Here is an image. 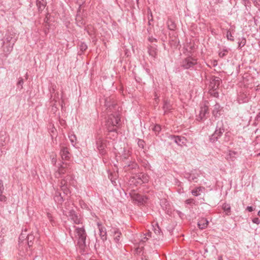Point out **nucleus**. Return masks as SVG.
<instances>
[{"label": "nucleus", "mask_w": 260, "mask_h": 260, "mask_svg": "<svg viewBox=\"0 0 260 260\" xmlns=\"http://www.w3.org/2000/svg\"><path fill=\"white\" fill-rule=\"evenodd\" d=\"M47 217L49 219V220L53 223V217H52V215L49 213H47Z\"/></svg>", "instance_id": "47"}, {"label": "nucleus", "mask_w": 260, "mask_h": 260, "mask_svg": "<svg viewBox=\"0 0 260 260\" xmlns=\"http://www.w3.org/2000/svg\"><path fill=\"white\" fill-rule=\"evenodd\" d=\"M169 202L165 199H162L160 201V205L162 207V209L164 210H166L168 209V206L169 205Z\"/></svg>", "instance_id": "36"}, {"label": "nucleus", "mask_w": 260, "mask_h": 260, "mask_svg": "<svg viewBox=\"0 0 260 260\" xmlns=\"http://www.w3.org/2000/svg\"><path fill=\"white\" fill-rule=\"evenodd\" d=\"M206 80L209 81L210 90L217 89L221 82V79L215 76H206Z\"/></svg>", "instance_id": "7"}, {"label": "nucleus", "mask_w": 260, "mask_h": 260, "mask_svg": "<svg viewBox=\"0 0 260 260\" xmlns=\"http://www.w3.org/2000/svg\"><path fill=\"white\" fill-rule=\"evenodd\" d=\"M152 129L156 135H157L161 131V127L159 124H156L153 126Z\"/></svg>", "instance_id": "40"}, {"label": "nucleus", "mask_w": 260, "mask_h": 260, "mask_svg": "<svg viewBox=\"0 0 260 260\" xmlns=\"http://www.w3.org/2000/svg\"><path fill=\"white\" fill-rule=\"evenodd\" d=\"M60 188L63 192L64 194L68 195L70 194L71 192L68 187L67 179H63L60 182Z\"/></svg>", "instance_id": "17"}, {"label": "nucleus", "mask_w": 260, "mask_h": 260, "mask_svg": "<svg viewBox=\"0 0 260 260\" xmlns=\"http://www.w3.org/2000/svg\"><path fill=\"white\" fill-rule=\"evenodd\" d=\"M148 52L150 56L155 58L157 55V49L155 47L150 46L148 48Z\"/></svg>", "instance_id": "29"}, {"label": "nucleus", "mask_w": 260, "mask_h": 260, "mask_svg": "<svg viewBox=\"0 0 260 260\" xmlns=\"http://www.w3.org/2000/svg\"><path fill=\"white\" fill-rule=\"evenodd\" d=\"M105 107L106 126L109 132H117L118 124L120 121L121 108L110 98L105 100Z\"/></svg>", "instance_id": "1"}, {"label": "nucleus", "mask_w": 260, "mask_h": 260, "mask_svg": "<svg viewBox=\"0 0 260 260\" xmlns=\"http://www.w3.org/2000/svg\"><path fill=\"white\" fill-rule=\"evenodd\" d=\"M211 32H212V34L213 35H214V34H215V32H214V30H211Z\"/></svg>", "instance_id": "57"}, {"label": "nucleus", "mask_w": 260, "mask_h": 260, "mask_svg": "<svg viewBox=\"0 0 260 260\" xmlns=\"http://www.w3.org/2000/svg\"><path fill=\"white\" fill-rule=\"evenodd\" d=\"M145 260H148V259H145Z\"/></svg>", "instance_id": "63"}, {"label": "nucleus", "mask_w": 260, "mask_h": 260, "mask_svg": "<svg viewBox=\"0 0 260 260\" xmlns=\"http://www.w3.org/2000/svg\"><path fill=\"white\" fill-rule=\"evenodd\" d=\"M139 0H136L137 3H138Z\"/></svg>", "instance_id": "61"}, {"label": "nucleus", "mask_w": 260, "mask_h": 260, "mask_svg": "<svg viewBox=\"0 0 260 260\" xmlns=\"http://www.w3.org/2000/svg\"><path fill=\"white\" fill-rule=\"evenodd\" d=\"M222 209L223 210L224 215L229 216L231 214V207L229 204L223 203L222 205Z\"/></svg>", "instance_id": "24"}, {"label": "nucleus", "mask_w": 260, "mask_h": 260, "mask_svg": "<svg viewBox=\"0 0 260 260\" xmlns=\"http://www.w3.org/2000/svg\"><path fill=\"white\" fill-rule=\"evenodd\" d=\"M197 65V59L191 56L184 58L180 62V67L184 70H196Z\"/></svg>", "instance_id": "5"}, {"label": "nucleus", "mask_w": 260, "mask_h": 260, "mask_svg": "<svg viewBox=\"0 0 260 260\" xmlns=\"http://www.w3.org/2000/svg\"><path fill=\"white\" fill-rule=\"evenodd\" d=\"M246 210L249 212H252L254 210V208L252 206H247Z\"/></svg>", "instance_id": "50"}, {"label": "nucleus", "mask_w": 260, "mask_h": 260, "mask_svg": "<svg viewBox=\"0 0 260 260\" xmlns=\"http://www.w3.org/2000/svg\"><path fill=\"white\" fill-rule=\"evenodd\" d=\"M239 40H240V41L238 43V48L239 49H241L245 45L246 40L244 38H242L241 39Z\"/></svg>", "instance_id": "38"}, {"label": "nucleus", "mask_w": 260, "mask_h": 260, "mask_svg": "<svg viewBox=\"0 0 260 260\" xmlns=\"http://www.w3.org/2000/svg\"><path fill=\"white\" fill-rule=\"evenodd\" d=\"M216 90H212V91H210V93L213 95L214 97L218 96V92L215 91Z\"/></svg>", "instance_id": "46"}, {"label": "nucleus", "mask_w": 260, "mask_h": 260, "mask_svg": "<svg viewBox=\"0 0 260 260\" xmlns=\"http://www.w3.org/2000/svg\"><path fill=\"white\" fill-rule=\"evenodd\" d=\"M148 239V238L146 237V235H143V237L141 239V242H145Z\"/></svg>", "instance_id": "48"}, {"label": "nucleus", "mask_w": 260, "mask_h": 260, "mask_svg": "<svg viewBox=\"0 0 260 260\" xmlns=\"http://www.w3.org/2000/svg\"><path fill=\"white\" fill-rule=\"evenodd\" d=\"M16 40V39L14 38V35L13 34H10L6 35V38L4 42L6 44L10 43L14 45Z\"/></svg>", "instance_id": "19"}, {"label": "nucleus", "mask_w": 260, "mask_h": 260, "mask_svg": "<svg viewBox=\"0 0 260 260\" xmlns=\"http://www.w3.org/2000/svg\"><path fill=\"white\" fill-rule=\"evenodd\" d=\"M138 146L141 148H144L145 145V142L143 140L138 139L137 142Z\"/></svg>", "instance_id": "41"}, {"label": "nucleus", "mask_w": 260, "mask_h": 260, "mask_svg": "<svg viewBox=\"0 0 260 260\" xmlns=\"http://www.w3.org/2000/svg\"><path fill=\"white\" fill-rule=\"evenodd\" d=\"M60 154L63 160H68L70 158V154L68 148L66 146H61Z\"/></svg>", "instance_id": "15"}, {"label": "nucleus", "mask_w": 260, "mask_h": 260, "mask_svg": "<svg viewBox=\"0 0 260 260\" xmlns=\"http://www.w3.org/2000/svg\"><path fill=\"white\" fill-rule=\"evenodd\" d=\"M216 65H217V61H216V60H215V61H214L213 66H216Z\"/></svg>", "instance_id": "54"}, {"label": "nucleus", "mask_w": 260, "mask_h": 260, "mask_svg": "<svg viewBox=\"0 0 260 260\" xmlns=\"http://www.w3.org/2000/svg\"><path fill=\"white\" fill-rule=\"evenodd\" d=\"M142 166L146 169H150V165L149 164L148 161L147 160H144L142 162Z\"/></svg>", "instance_id": "42"}, {"label": "nucleus", "mask_w": 260, "mask_h": 260, "mask_svg": "<svg viewBox=\"0 0 260 260\" xmlns=\"http://www.w3.org/2000/svg\"><path fill=\"white\" fill-rule=\"evenodd\" d=\"M37 258V256L36 257V258L35 259H34V260H35V259H36Z\"/></svg>", "instance_id": "62"}, {"label": "nucleus", "mask_w": 260, "mask_h": 260, "mask_svg": "<svg viewBox=\"0 0 260 260\" xmlns=\"http://www.w3.org/2000/svg\"><path fill=\"white\" fill-rule=\"evenodd\" d=\"M167 24L169 29L171 30H175L176 29V24L175 21L171 18H168Z\"/></svg>", "instance_id": "25"}, {"label": "nucleus", "mask_w": 260, "mask_h": 260, "mask_svg": "<svg viewBox=\"0 0 260 260\" xmlns=\"http://www.w3.org/2000/svg\"><path fill=\"white\" fill-rule=\"evenodd\" d=\"M35 236L34 234H27V231H24L22 232L19 237L18 249L23 254H25L28 247L30 248L34 244Z\"/></svg>", "instance_id": "3"}, {"label": "nucleus", "mask_w": 260, "mask_h": 260, "mask_svg": "<svg viewBox=\"0 0 260 260\" xmlns=\"http://www.w3.org/2000/svg\"><path fill=\"white\" fill-rule=\"evenodd\" d=\"M253 3L255 6H259L260 0H254Z\"/></svg>", "instance_id": "51"}, {"label": "nucleus", "mask_w": 260, "mask_h": 260, "mask_svg": "<svg viewBox=\"0 0 260 260\" xmlns=\"http://www.w3.org/2000/svg\"><path fill=\"white\" fill-rule=\"evenodd\" d=\"M63 213L69 217V219L72 221L74 224H82L83 219L80 215H78L77 213L72 209H70V204L69 203H65L64 209H62Z\"/></svg>", "instance_id": "4"}, {"label": "nucleus", "mask_w": 260, "mask_h": 260, "mask_svg": "<svg viewBox=\"0 0 260 260\" xmlns=\"http://www.w3.org/2000/svg\"><path fill=\"white\" fill-rule=\"evenodd\" d=\"M144 235H146V237H151V233L149 232H147L146 234H145Z\"/></svg>", "instance_id": "52"}, {"label": "nucleus", "mask_w": 260, "mask_h": 260, "mask_svg": "<svg viewBox=\"0 0 260 260\" xmlns=\"http://www.w3.org/2000/svg\"><path fill=\"white\" fill-rule=\"evenodd\" d=\"M258 215L260 217V210L258 212Z\"/></svg>", "instance_id": "58"}, {"label": "nucleus", "mask_w": 260, "mask_h": 260, "mask_svg": "<svg viewBox=\"0 0 260 260\" xmlns=\"http://www.w3.org/2000/svg\"><path fill=\"white\" fill-rule=\"evenodd\" d=\"M238 101L239 103H244L248 102V99L247 95L244 93H240L237 98Z\"/></svg>", "instance_id": "28"}, {"label": "nucleus", "mask_w": 260, "mask_h": 260, "mask_svg": "<svg viewBox=\"0 0 260 260\" xmlns=\"http://www.w3.org/2000/svg\"><path fill=\"white\" fill-rule=\"evenodd\" d=\"M79 47L80 48V51L78 53L79 55H81L83 53V52L84 51H85L87 48V45L84 42H81L79 44Z\"/></svg>", "instance_id": "33"}, {"label": "nucleus", "mask_w": 260, "mask_h": 260, "mask_svg": "<svg viewBox=\"0 0 260 260\" xmlns=\"http://www.w3.org/2000/svg\"><path fill=\"white\" fill-rule=\"evenodd\" d=\"M132 199L135 203L139 205L144 204L147 201L148 198L136 192H132L130 193Z\"/></svg>", "instance_id": "10"}, {"label": "nucleus", "mask_w": 260, "mask_h": 260, "mask_svg": "<svg viewBox=\"0 0 260 260\" xmlns=\"http://www.w3.org/2000/svg\"><path fill=\"white\" fill-rule=\"evenodd\" d=\"M258 156H260V152L257 154Z\"/></svg>", "instance_id": "60"}, {"label": "nucleus", "mask_w": 260, "mask_h": 260, "mask_svg": "<svg viewBox=\"0 0 260 260\" xmlns=\"http://www.w3.org/2000/svg\"><path fill=\"white\" fill-rule=\"evenodd\" d=\"M4 190V186L3 185V181L0 180V201L5 202L6 201L7 198L5 196L3 195V192Z\"/></svg>", "instance_id": "30"}, {"label": "nucleus", "mask_w": 260, "mask_h": 260, "mask_svg": "<svg viewBox=\"0 0 260 260\" xmlns=\"http://www.w3.org/2000/svg\"><path fill=\"white\" fill-rule=\"evenodd\" d=\"M106 140L103 138H99L96 140V148L99 150L100 153L102 155H105L106 153V148L107 147Z\"/></svg>", "instance_id": "9"}, {"label": "nucleus", "mask_w": 260, "mask_h": 260, "mask_svg": "<svg viewBox=\"0 0 260 260\" xmlns=\"http://www.w3.org/2000/svg\"><path fill=\"white\" fill-rule=\"evenodd\" d=\"M14 44H6L4 42H3V51L6 54H9L13 50Z\"/></svg>", "instance_id": "21"}, {"label": "nucleus", "mask_w": 260, "mask_h": 260, "mask_svg": "<svg viewBox=\"0 0 260 260\" xmlns=\"http://www.w3.org/2000/svg\"><path fill=\"white\" fill-rule=\"evenodd\" d=\"M224 132V128L223 124L221 123V125H219V123H218L214 133L210 136V142L214 143L217 141L219 138L221 137Z\"/></svg>", "instance_id": "8"}, {"label": "nucleus", "mask_w": 260, "mask_h": 260, "mask_svg": "<svg viewBox=\"0 0 260 260\" xmlns=\"http://www.w3.org/2000/svg\"><path fill=\"white\" fill-rule=\"evenodd\" d=\"M3 233H2V231L0 232V244L3 242L4 236H3Z\"/></svg>", "instance_id": "49"}, {"label": "nucleus", "mask_w": 260, "mask_h": 260, "mask_svg": "<svg viewBox=\"0 0 260 260\" xmlns=\"http://www.w3.org/2000/svg\"><path fill=\"white\" fill-rule=\"evenodd\" d=\"M73 228L74 229L73 231L70 228L68 230L70 236L73 240L75 238L76 239L79 247L82 249H84L86 246V239L87 237L84 226L79 227L73 225Z\"/></svg>", "instance_id": "2"}, {"label": "nucleus", "mask_w": 260, "mask_h": 260, "mask_svg": "<svg viewBox=\"0 0 260 260\" xmlns=\"http://www.w3.org/2000/svg\"><path fill=\"white\" fill-rule=\"evenodd\" d=\"M25 79L26 80L28 79V74H27V73H26V75H25Z\"/></svg>", "instance_id": "56"}, {"label": "nucleus", "mask_w": 260, "mask_h": 260, "mask_svg": "<svg viewBox=\"0 0 260 260\" xmlns=\"http://www.w3.org/2000/svg\"><path fill=\"white\" fill-rule=\"evenodd\" d=\"M66 170L64 167L61 166L58 169L57 171L55 172V176L56 178L61 177V175L64 174Z\"/></svg>", "instance_id": "31"}, {"label": "nucleus", "mask_w": 260, "mask_h": 260, "mask_svg": "<svg viewBox=\"0 0 260 260\" xmlns=\"http://www.w3.org/2000/svg\"><path fill=\"white\" fill-rule=\"evenodd\" d=\"M207 114H209V108L208 106L204 105L200 108V113L197 116V120L200 121H204L207 117Z\"/></svg>", "instance_id": "11"}, {"label": "nucleus", "mask_w": 260, "mask_h": 260, "mask_svg": "<svg viewBox=\"0 0 260 260\" xmlns=\"http://www.w3.org/2000/svg\"><path fill=\"white\" fill-rule=\"evenodd\" d=\"M229 49L226 47H224L220 49L218 52V55L220 58H223L228 54Z\"/></svg>", "instance_id": "32"}, {"label": "nucleus", "mask_w": 260, "mask_h": 260, "mask_svg": "<svg viewBox=\"0 0 260 260\" xmlns=\"http://www.w3.org/2000/svg\"><path fill=\"white\" fill-rule=\"evenodd\" d=\"M47 4L46 0H37V6L39 11H42Z\"/></svg>", "instance_id": "26"}, {"label": "nucleus", "mask_w": 260, "mask_h": 260, "mask_svg": "<svg viewBox=\"0 0 260 260\" xmlns=\"http://www.w3.org/2000/svg\"><path fill=\"white\" fill-rule=\"evenodd\" d=\"M209 222L207 219L203 218L200 219L198 222V226L200 229H205L207 227Z\"/></svg>", "instance_id": "23"}, {"label": "nucleus", "mask_w": 260, "mask_h": 260, "mask_svg": "<svg viewBox=\"0 0 260 260\" xmlns=\"http://www.w3.org/2000/svg\"><path fill=\"white\" fill-rule=\"evenodd\" d=\"M110 232L113 237L114 241L117 243H119L122 235L120 230L116 228H112Z\"/></svg>", "instance_id": "12"}, {"label": "nucleus", "mask_w": 260, "mask_h": 260, "mask_svg": "<svg viewBox=\"0 0 260 260\" xmlns=\"http://www.w3.org/2000/svg\"><path fill=\"white\" fill-rule=\"evenodd\" d=\"M69 138L72 145L75 146V145L76 144L77 142V138L76 135L74 134L70 133L69 135Z\"/></svg>", "instance_id": "34"}, {"label": "nucleus", "mask_w": 260, "mask_h": 260, "mask_svg": "<svg viewBox=\"0 0 260 260\" xmlns=\"http://www.w3.org/2000/svg\"><path fill=\"white\" fill-rule=\"evenodd\" d=\"M201 190V187H199L195 189L192 190L191 191V193L194 196H198V192L199 191H200Z\"/></svg>", "instance_id": "43"}, {"label": "nucleus", "mask_w": 260, "mask_h": 260, "mask_svg": "<svg viewBox=\"0 0 260 260\" xmlns=\"http://www.w3.org/2000/svg\"><path fill=\"white\" fill-rule=\"evenodd\" d=\"M218 260H223L221 256L218 257Z\"/></svg>", "instance_id": "55"}, {"label": "nucleus", "mask_w": 260, "mask_h": 260, "mask_svg": "<svg viewBox=\"0 0 260 260\" xmlns=\"http://www.w3.org/2000/svg\"><path fill=\"white\" fill-rule=\"evenodd\" d=\"M195 49V46L191 43L189 44L186 47V50L190 53L193 52Z\"/></svg>", "instance_id": "37"}, {"label": "nucleus", "mask_w": 260, "mask_h": 260, "mask_svg": "<svg viewBox=\"0 0 260 260\" xmlns=\"http://www.w3.org/2000/svg\"><path fill=\"white\" fill-rule=\"evenodd\" d=\"M222 112V108L218 103H216L213 106V109L212 110V114L215 117H219L221 115Z\"/></svg>", "instance_id": "16"}, {"label": "nucleus", "mask_w": 260, "mask_h": 260, "mask_svg": "<svg viewBox=\"0 0 260 260\" xmlns=\"http://www.w3.org/2000/svg\"><path fill=\"white\" fill-rule=\"evenodd\" d=\"M99 230L100 232V236L101 239L103 242H105L107 240V232L105 227L103 226L100 223L98 224Z\"/></svg>", "instance_id": "18"}, {"label": "nucleus", "mask_w": 260, "mask_h": 260, "mask_svg": "<svg viewBox=\"0 0 260 260\" xmlns=\"http://www.w3.org/2000/svg\"><path fill=\"white\" fill-rule=\"evenodd\" d=\"M226 37V39H228V40H229L231 41H234V38H233L230 29H227Z\"/></svg>", "instance_id": "39"}, {"label": "nucleus", "mask_w": 260, "mask_h": 260, "mask_svg": "<svg viewBox=\"0 0 260 260\" xmlns=\"http://www.w3.org/2000/svg\"><path fill=\"white\" fill-rule=\"evenodd\" d=\"M149 180L148 175L144 173H139L131 178V180L136 186L138 184L147 183Z\"/></svg>", "instance_id": "6"}, {"label": "nucleus", "mask_w": 260, "mask_h": 260, "mask_svg": "<svg viewBox=\"0 0 260 260\" xmlns=\"http://www.w3.org/2000/svg\"><path fill=\"white\" fill-rule=\"evenodd\" d=\"M170 138L173 140L175 143L178 145H181L182 144H185L186 142V139L184 137L171 135Z\"/></svg>", "instance_id": "14"}, {"label": "nucleus", "mask_w": 260, "mask_h": 260, "mask_svg": "<svg viewBox=\"0 0 260 260\" xmlns=\"http://www.w3.org/2000/svg\"><path fill=\"white\" fill-rule=\"evenodd\" d=\"M215 1H216V3L217 4L221 3L222 2V0H215Z\"/></svg>", "instance_id": "53"}, {"label": "nucleus", "mask_w": 260, "mask_h": 260, "mask_svg": "<svg viewBox=\"0 0 260 260\" xmlns=\"http://www.w3.org/2000/svg\"><path fill=\"white\" fill-rule=\"evenodd\" d=\"M200 176V174L196 172L195 171H191L190 173H185L184 177L189 181L197 182V179Z\"/></svg>", "instance_id": "13"}, {"label": "nucleus", "mask_w": 260, "mask_h": 260, "mask_svg": "<svg viewBox=\"0 0 260 260\" xmlns=\"http://www.w3.org/2000/svg\"><path fill=\"white\" fill-rule=\"evenodd\" d=\"M138 168L139 166L138 164L135 161H131L128 165L124 166V169L127 171L134 169L136 170Z\"/></svg>", "instance_id": "27"}, {"label": "nucleus", "mask_w": 260, "mask_h": 260, "mask_svg": "<svg viewBox=\"0 0 260 260\" xmlns=\"http://www.w3.org/2000/svg\"><path fill=\"white\" fill-rule=\"evenodd\" d=\"M147 72L148 73H149V69H147Z\"/></svg>", "instance_id": "59"}, {"label": "nucleus", "mask_w": 260, "mask_h": 260, "mask_svg": "<svg viewBox=\"0 0 260 260\" xmlns=\"http://www.w3.org/2000/svg\"><path fill=\"white\" fill-rule=\"evenodd\" d=\"M185 203L188 205L193 204L196 203V201L193 199H189L185 201Z\"/></svg>", "instance_id": "44"}, {"label": "nucleus", "mask_w": 260, "mask_h": 260, "mask_svg": "<svg viewBox=\"0 0 260 260\" xmlns=\"http://www.w3.org/2000/svg\"><path fill=\"white\" fill-rule=\"evenodd\" d=\"M54 200L55 202L58 204L61 205L64 200L63 197L61 196L60 192L59 191H56L55 196L54 197Z\"/></svg>", "instance_id": "22"}, {"label": "nucleus", "mask_w": 260, "mask_h": 260, "mask_svg": "<svg viewBox=\"0 0 260 260\" xmlns=\"http://www.w3.org/2000/svg\"><path fill=\"white\" fill-rule=\"evenodd\" d=\"M252 222L256 224H259L260 223V219L258 217H254L252 220Z\"/></svg>", "instance_id": "45"}, {"label": "nucleus", "mask_w": 260, "mask_h": 260, "mask_svg": "<svg viewBox=\"0 0 260 260\" xmlns=\"http://www.w3.org/2000/svg\"><path fill=\"white\" fill-rule=\"evenodd\" d=\"M24 84V80L22 77H19L18 78V82L16 84L17 86V89L19 90V91L22 89L23 88V85Z\"/></svg>", "instance_id": "35"}, {"label": "nucleus", "mask_w": 260, "mask_h": 260, "mask_svg": "<svg viewBox=\"0 0 260 260\" xmlns=\"http://www.w3.org/2000/svg\"><path fill=\"white\" fill-rule=\"evenodd\" d=\"M162 109L165 114L170 112L173 109L172 105L170 103V102L167 100H164Z\"/></svg>", "instance_id": "20"}]
</instances>
